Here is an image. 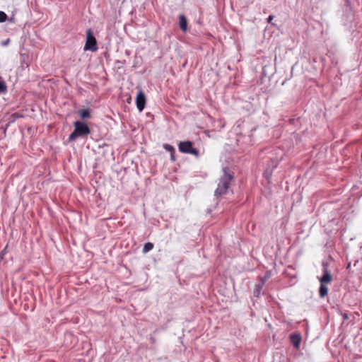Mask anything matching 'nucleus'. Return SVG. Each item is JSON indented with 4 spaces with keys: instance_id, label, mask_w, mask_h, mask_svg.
<instances>
[{
    "instance_id": "nucleus-3",
    "label": "nucleus",
    "mask_w": 362,
    "mask_h": 362,
    "mask_svg": "<svg viewBox=\"0 0 362 362\" xmlns=\"http://www.w3.org/2000/svg\"><path fill=\"white\" fill-rule=\"evenodd\" d=\"M178 148L181 153L192 154L197 158L199 156V150L193 148L192 143L189 141L180 142Z\"/></svg>"
},
{
    "instance_id": "nucleus-10",
    "label": "nucleus",
    "mask_w": 362,
    "mask_h": 362,
    "mask_svg": "<svg viewBox=\"0 0 362 362\" xmlns=\"http://www.w3.org/2000/svg\"><path fill=\"white\" fill-rule=\"evenodd\" d=\"M163 148L168 152L170 153L171 154V160H175V156H174V154H175V148L173 146L170 145V144H165L163 145Z\"/></svg>"
},
{
    "instance_id": "nucleus-15",
    "label": "nucleus",
    "mask_w": 362,
    "mask_h": 362,
    "mask_svg": "<svg viewBox=\"0 0 362 362\" xmlns=\"http://www.w3.org/2000/svg\"><path fill=\"white\" fill-rule=\"evenodd\" d=\"M289 339H301V335L300 334H291Z\"/></svg>"
},
{
    "instance_id": "nucleus-6",
    "label": "nucleus",
    "mask_w": 362,
    "mask_h": 362,
    "mask_svg": "<svg viewBox=\"0 0 362 362\" xmlns=\"http://www.w3.org/2000/svg\"><path fill=\"white\" fill-rule=\"evenodd\" d=\"M331 281H332V275L329 273V272H328L327 268L325 267L324 268V274L322 276V277L320 279V281L322 284H326L331 282Z\"/></svg>"
},
{
    "instance_id": "nucleus-20",
    "label": "nucleus",
    "mask_w": 362,
    "mask_h": 362,
    "mask_svg": "<svg viewBox=\"0 0 362 362\" xmlns=\"http://www.w3.org/2000/svg\"><path fill=\"white\" fill-rule=\"evenodd\" d=\"M8 42H9V39H8L6 41L3 42H2V45L6 46V45H7L8 44Z\"/></svg>"
},
{
    "instance_id": "nucleus-5",
    "label": "nucleus",
    "mask_w": 362,
    "mask_h": 362,
    "mask_svg": "<svg viewBox=\"0 0 362 362\" xmlns=\"http://www.w3.org/2000/svg\"><path fill=\"white\" fill-rule=\"evenodd\" d=\"M136 103L137 109L139 111L141 112L144 109L146 105V97L141 90H140L137 93Z\"/></svg>"
},
{
    "instance_id": "nucleus-18",
    "label": "nucleus",
    "mask_w": 362,
    "mask_h": 362,
    "mask_svg": "<svg viewBox=\"0 0 362 362\" xmlns=\"http://www.w3.org/2000/svg\"><path fill=\"white\" fill-rule=\"evenodd\" d=\"M270 277V275L269 274H267L264 277H262L260 279V281L261 282L262 281V280H265V282L268 280V279Z\"/></svg>"
},
{
    "instance_id": "nucleus-9",
    "label": "nucleus",
    "mask_w": 362,
    "mask_h": 362,
    "mask_svg": "<svg viewBox=\"0 0 362 362\" xmlns=\"http://www.w3.org/2000/svg\"><path fill=\"white\" fill-rule=\"evenodd\" d=\"M320 296L321 298L325 297L328 293V288L325 284H322L320 283V290H319Z\"/></svg>"
},
{
    "instance_id": "nucleus-17",
    "label": "nucleus",
    "mask_w": 362,
    "mask_h": 362,
    "mask_svg": "<svg viewBox=\"0 0 362 362\" xmlns=\"http://www.w3.org/2000/svg\"><path fill=\"white\" fill-rule=\"evenodd\" d=\"M22 117V115H20V114H19V113H18V112H15V113H13V114L12 115V117H13V119H17V118H20V117Z\"/></svg>"
},
{
    "instance_id": "nucleus-23",
    "label": "nucleus",
    "mask_w": 362,
    "mask_h": 362,
    "mask_svg": "<svg viewBox=\"0 0 362 362\" xmlns=\"http://www.w3.org/2000/svg\"><path fill=\"white\" fill-rule=\"evenodd\" d=\"M0 259H3V255H1V256L0 257Z\"/></svg>"
},
{
    "instance_id": "nucleus-16",
    "label": "nucleus",
    "mask_w": 362,
    "mask_h": 362,
    "mask_svg": "<svg viewBox=\"0 0 362 362\" xmlns=\"http://www.w3.org/2000/svg\"><path fill=\"white\" fill-rule=\"evenodd\" d=\"M293 341V346L296 349H298L300 346L301 341Z\"/></svg>"
},
{
    "instance_id": "nucleus-11",
    "label": "nucleus",
    "mask_w": 362,
    "mask_h": 362,
    "mask_svg": "<svg viewBox=\"0 0 362 362\" xmlns=\"http://www.w3.org/2000/svg\"><path fill=\"white\" fill-rule=\"evenodd\" d=\"M78 114L81 118H88L90 117V112L88 109H83L78 111Z\"/></svg>"
},
{
    "instance_id": "nucleus-7",
    "label": "nucleus",
    "mask_w": 362,
    "mask_h": 362,
    "mask_svg": "<svg viewBox=\"0 0 362 362\" xmlns=\"http://www.w3.org/2000/svg\"><path fill=\"white\" fill-rule=\"evenodd\" d=\"M264 284H265V280H262V282L255 284L254 290H253V295L255 297H257V298L259 297V296L261 294V291L262 290V288H263Z\"/></svg>"
},
{
    "instance_id": "nucleus-1",
    "label": "nucleus",
    "mask_w": 362,
    "mask_h": 362,
    "mask_svg": "<svg viewBox=\"0 0 362 362\" xmlns=\"http://www.w3.org/2000/svg\"><path fill=\"white\" fill-rule=\"evenodd\" d=\"M74 130L69 136V141H72L76 140L78 137L85 136L90 134V130L88 126L79 121H76L74 123Z\"/></svg>"
},
{
    "instance_id": "nucleus-2",
    "label": "nucleus",
    "mask_w": 362,
    "mask_h": 362,
    "mask_svg": "<svg viewBox=\"0 0 362 362\" xmlns=\"http://www.w3.org/2000/svg\"><path fill=\"white\" fill-rule=\"evenodd\" d=\"M233 176L224 170L223 175L219 179L218 187L215 190V196L220 197L225 194L229 187V185Z\"/></svg>"
},
{
    "instance_id": "nucleus-25",
    "label": "nucleus",
    "mask_w": 362,
    "mask_h": 362,
    "mask_svg": "<svg viewBox=\"0 0 362 362\" xmlns=\"http://www.w3.org/2000/svg\"><path fill=\"white\" fill-rule=\"evenodd\" d=\"M0 259H3V255H1V256L0 257Z\"/></svg>"
},
{
    "instance_id": "nucleus-19",
    "label": "nucleus",
    "mask_w": 362,
    "mask_h": 362,
    "mask_svg": "<svg viewBox=\"0 0 362 362\" xmlns=\"http://www.w3.org/2000/svg\"><path fill=\"white\" fill-rule=\"evenodd\" d=\"M273 18H274V16H272V15H270V16L268 17V18H267V22H268V23H270V22L273 20Z\"/></svg>"
},
{
    "instance_id": "nucleus-21",
    "label": "nucleus",
    "mask_w": 362,
    "mask_h": 362,
    "mask_svg": "<svg viewBox=\"0 0 362 362\" xmlns=\"http://www.w3.org/2000/svg\"><path fill=\"white\" fill-rule=\"evenodd\" d=\"M71 336V333H70V332H67V333L66 334V336H65V337L69 338V337H70Z\"/></svg>"
},
{
    "instance_id": "nucleus-14",
    "label": "nucleus",
    "mask_w": 362,
    "mask_h": 362,
    "mask_svg": "<svg viewBox=\"0 0 362 362\" xmlns=\"http://www.w3.org/2000/svg\"><path fill=\"white\" fill-rule=\"evenodd\" d=\"M6 91V86L4 81H0V93H3Z\"/></svg>"
},
{
    "instance_id": "nucleus-13",
    "label": "nucleus",
    "mask_w": 362,
    "mask_h": 362,
    "mask_svg": "<svg viewBox=\"0 0 362 362\" xmlns=\"http://www.w3.org/2000/svg\"><path fill=\"white\" fill-rule=\"evenodd\" d=\"M7 19V15L4 11H0V23H4Z\"/></svg>"
},
{
    "instance_id": "nucleus-22",
    "label": "nucleus",
    "mask_w": 362,
    "mask_h": 362,
    "mask_svg": "<svg viewBox=\"0 0 362 362\" xmlns=\"http://www.w3.org/2000/svg\"><path fill=\"white\" fill-rule=\"evenodd\" d=\"M4 254H5V252L2 251L1 252V255H4Z\"/></svg>"
},
{
    "instance_id": "nucleus-4",
    "label": "nucleus",
    "mask_w": 362,
    "mask_h": 362,
    "mask_svg": "<svg viewBox=\"0 0 362 362\" xmlns=\"http://www.w3.org/2000/svg\"><path fill=\"white\" fill-rule=\"evenodd\" d=\"M85 50H90L95 52L98 49L96 39L93 35L90 29L86 31V42L84 46Z\"/></svg>"
},
{
    "instance_id": "nucleus-24",
    "label": "nucleus",
    "mask_w": 362,
    "mask_h": 362,
    "mask_svg": "<svg viewBox=\"0 0 362 362\" xmlns=\"http://www.w3.org/2000/svg\"><path fill=\"white\" fill-rule=\"evenodd\" d=\"M0 259H3V255H1V256L0 257Z\"/></svg>"
},
{
    "instance_id": "nucleus-12",
    "label": "nucleus",
    "mask_w": 362,
    "mask_h": 362,
    "mask_svg": "<svg viewBox=\"0 0 362 362\" xmlns=\"http://www.w3.org/2000/svg\"><path fill=\"white\" fill-rule=\"evenodd\" d=\"M153 248V244L151 243H147L144 245L143 252L144 253L149 252Z\"/></svg>"
},
{
    "instance_id": "nucleus-8",
    "label": "nucleus",
    "mask_w": 362,
    "mask_h": 362,
    "mask_svg": "<svg viewBox=\"0 0 362 362\" xmlns=\"http://www.w3.org/2000/svg\"><path fill=\"white\" fill-rule=\"evenodd\" d=\"M179 25L182 31H186L187 29V21L185 15L181 14L179 16Z\"/></svg>"
}]
</instances>
